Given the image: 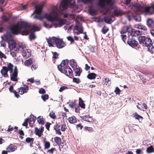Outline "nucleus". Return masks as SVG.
<instances>
[{
	"label": "nucleus",
	"instance_id": "nucleus-40",
	"mask_svg": "<svg viewBox=\"0 0 154 154\" xmlns=\"http://www.w3.org/2000/svg\"><path fill=\"white\" fill-rule=\"evenodd\" d=\"M54 139L55 142L58 145L60 144L61 142V139L60 137H54Z\"/></svg>",
	"mask_w": 154,
	"mask_h": 154
},
{
	"label": "nucleus",
	"instance_id": "nucleus-24",
	"mask_svg": "<svg viewBox=\"0 0 154 154\" xmlns=\"http://www.w3.org/2000/svg\"><path fill=\"white\" fill-rule=\"evenodd\" d=\"M8 43L10 49L11 50L14 49V51L17 45L16 43L14 42L13 40H11Z\"/></svg>",
	"mask_w": 154,
	"mask_h": 154
},
{
	"label": "nucleus",
	"instance_id": "nucleus-29",
	"mask_svg": "<svg viewBox=\"0 0 154 154\" xmlns=\"http://www.w3.org/2000/svg\"><path fill=\"white\" fill-rule=\"evenodd\" d=\"M103 81L104 84L107 86H109L111 84L110 80L108 78L104 77L103 79Z\"/></svg>",
	"mask_w": 154,
	"mask_h": 154
},
{
	"label": "nucleus",
	"instance_id": "nucleus-3",
	"mask_svg": "<svg viewBox=\"0 0 154 154\" xmlns=\"http://www.w3.org/2000/svg\"><path fill=\"white\" fill-rule=\"evenodd\" d=\"M22 22L24 21H21L20 24H17L16 25L11 26L10 27V29L12 34L17 35L20 33L22 29H25L24 27L21 25Z\"/></svg>",
	"mask_w": 154,
	"mask_h": 154
},
{
	"label": "nucleus",
	"instance_id": "nucleus-2",
	"mask_svg": "<svg viewBox=\"0 0 154 154\" xmlns=\"http://www.w3.org/2000/svg\"><path fill=\"white\" fill-rule=\"evenodd\" d=\"M131 8L136 10L138 14L144 12L146 14H151L154 11V5L150 7L145 8L143 4L139 3L132 5Z\"/></svg>",
	"mask_w": 154,
	"mask_h": 154
},
{
	"label": "nucleus",
	"instance_id": "nucleus-6",
	"mask_svg": "<svg viewBox=\"0 0 154 154\" xmlns=\"http://www.w3.org/2000/svg\"><path fill=\"white\" fill-rule=\"evenodd\" d=\"M21 25L24 27L25 29L28 28L29 29L30 32L32 30L33 31H37L40 30L38 27L36 26L35 25H31L29 23L25 21L22 23Z\"/></svg>",
	"mask_w": 154,
	"mask_h": 154
},
{
	"label": "nucleus",
	"instance_id": "nucleus-52",
	"mask_svg": "<svg viewBox=\"0 0 154 154\" xmlns=\"http://www.w3.org/2000/svg\"><path fill=\"white\" fill-rule=\"evenodd\" d=\"M49 116L51 118L54 119H55L56 118V116L55 113L53 112H51L50 113Z\"/></svg>",
	"mask_w": 154,
	"mask_h": 154
},
{
	"label": "nucleus",
	"instance_id": "nucleus-9",
	"mask_svg": "<svg viewBox=\"0 0 154 154\" xmlns=\"http://www.w3.org/2000/svg\"><path fill=\"white\" fill-rule=\"evenodd\" d=\"M18 75L17 69L16 67L14 68V72L11 75V79L14 82H17L18 81L17 79Z\"/></svg>",
	"mask_w": 154,
	"mask_h": 154
},
{
	"label": "nucleus",
	"instance_id": "nucleus-33",
	"mask_svg": "<svg viewBox=\"0 0 154 154\" xmlns=\"http://www.w3.org/2000/svg\"><path fill=\"white\" fill-rule=\"evenodd\" d=\"M37 122L39 124L43 125L45 124V121L42 116H39L37 118Z\"/></svg>",
	"mask_w": 154,
	"mask_h": 154
},
{
	"label": "nucleus",
	"instance_id": "nucleus-35",
	"mask_svg": "<svg viewBox=\"0 0 154 154\" xmlns=\"http://www.w3.org/2000/svg\"><path fill=\"white\" fill-rule=\"evenodd\" d=\"M146 36H142L139 37L138 38V40L139 43L143 45L144 43L145 40Z\"/></svg>",
	"mask_w": 154,
	"mask_h": 154
},
{
	"label": "nucleus",
	"instance_id": "nucleus-22",
	"mask_svg": "<svg viewBox=\"0 0 154 154\" xmlns=\"http://www.w3.org/2000/svg\"><path fill=\"white\" fill-rule=\"evenodd\" d=\"M146 24L148 27L150 28H152L154 26L153 21L151 18H148L147 19Z\"/></svg>",
	"mask_w": 154,
	"mask_h": 154
},
{
	"label": "nucleus",
	"instance_id": "nucleus-14",
	"mask_svg": "<svg viewBox=\"0 0 154 154\" xmlns=\"http://www.w3.org/2000/svg\"><path fill=\"white\" fill-rule=\"evenodd\" d=\"M80 119L81 120H83L84 121L89 122H93L94 121L92 117L88 115L85 116L83 117H82L80 116Z\"/></svg>",
	"mask_w": 154,
	"mask_h": 154
},
{
	"label": "nucleus",
	"instance_id": "nucleus-8",
	"mask_svg": "<svg viewBox=\"0 0 154 154\" xmlns=\"http://www.w3.org/2000/svg\"><path fill=\"white\" fill-rule=\"evenodd\" d=\"M58 70L68 77L71 76L72 73V71L69 66L60 69Z\"/></svg>",
	"mask_w": 154,
	"mask_h": 154
},
{
	"label": "nucleus",
	"instance_id": "nucleus-15",
	"mask_svg": "<svg viewBox=\"0 0 154 154\" xmlns=\"http://www.w3.org/2000/svg\"><path fill=\"white\" fill-rule=\"evenodd\" d=\"M56 44L57 47L59 48H62L65 46V43L63 40L59 38L57 39Z\"/></svg>",
	"mask_w": 154,
	"mask_h": 154
},
{
	"label": "nucleus",
	"instance_id": "nucleus-49",
	"mask_svg": "<svg viewBox=\"0 0 154 154\" xmlns=\"http://www.w3.org/2000/svg\"><path fill=\"white\" fill-rule=\"evenodd\" d=\"M34 140V139L33 138L28 137L26 138L25 141L26 142L29 143H31V142L33 141Z\"/></svg>",
	"mask_w": 154,
	"mask_h": 154
},
{
	"label": "nucleus",
	"instance_id": "nucleus-31",
	"mask_svg": "<svg viewBox=\"0 0 154 154\" xmlns=\"http://www.w3.org/2000/svg\"><path fill=\"white\" fill-rule=\"evenodd\" d=\"M24 29L22 31H21L20 34L23 35H28L30 32L29 29L28 28Z\"/></svg>",
	"mask_w": 154,
	"mask_h": 154
},
{
	"label": "nucleus",
	"instance_id": "nucleus-46",
	"mask_svg": "<svg viewBox=\"0 0 154 154\" xmlns=\"http://www.w3.org/2000/svg\"><path fill=\"white\" fill-rule=\"evenodd\" d=\"M134 117L135 118V119L137 120H139L141 119L142 120L143 119V117L142 116L139 115L136 112H135L133 114Z\"/></svg>",
	"mask_w": 154,
	"mask_h": 154
},
{
	"label": "nucleus",
	"instance_id": "nucleus-57",
	"mask_svg": "<svg viewBox=\"0 0 154 154\" xmlns=\"http://www.w3.org/2000/svg\"><path fill=\"white\" fill-rule=\"evenodd\" d=\"M38 92L40 94H43L45 93L46 91L43 88H41L39 89Z\"/></svg>",
	"mask_w": 154,
	"mask_h": 154
},
{
	"label": "nucleus",
	"instance_id": "nucleus-32",
	"mask_svg": "<svg viewBox=\"0 0 154 154\" xmlns=\"http://www.w3.org/2000/svg\"><path fill=\"white\" fill-rule=\"evenodd\" d=\"M151 43L152 40L151 39L149 38L146 37L144 45L147 46Z\"/></svg>",
	"mask_w": 154,
	"mask_h": 154
},
{
	"label": "nucleus",
	"instance_id": "nucleus-44",
	"mask_svg": "<svg viewBox=\"0 0 154 154\" xmlns=\"http://www.w3.org/2000/svg\"><path fill=\"white\" fill-rule=\"evenodd\" d=\"M146 152L148 153H150L153 152H154V149L152 146H150L147 148Z\"/></svg>",
	"mask_w": 154,
	"mask_h": 154
},
{
	"label": "nucleus",
	"instance_id": "nucleus-34",
	"mask_svg": "<svg viewBox=\"0 0 154 154\" xmlns=\"http://www.w3.org/2000/svg\"><path fill=\"white\" fill-rule=\"evenodd\" d=\"M131 34L135 36H138L140 34V31L138 30H134L133 29L132 31L131 32Z\"/></svg>",
	"mask_w": 154,
	"mask_h": 154
},
{
	"label": "nucleus",
	"instance_id": "nucleus-60",
	"mask_svg": "<svg viewBox=\"0 0 154 154\" xmlns=\"http://www.w3.org/2000/svg\"><path fill=\"white\" fill-rule=\"evenodd\" d=\"M51 125V124L48 122H47L45 125L46 128L48 131L50 130L49 128Z\"/></svg>",
	"mask_w": 154,
	"mask_h": 154
},
{
	"label": "nucleus",
	"instance_id": "nucleus-51",
	"mask_svg": "<svg viewBox=\"0 0 154 154\" xmlns=\"http://www.w3.org/2000/svg\"><path fill=\"white\" fill-rule=\"evenodd\" d=\"M35 18L37 19L40 20H42L44 18L43 17L40 15H36L34 16Z\"/></svg>",
	"mask_w": 154,
	"mask_h": 154
},
{
	"label": "nucleus",
	"instance_id": "nucleus-64",
	"mask_svg": "<svg viewBox=\"0 0 154 154\" xmlns=\"http://www.w3.org/2000/svg\"><path fill=\"white\" fill-rule=\"evenodd\" d=\"M67 39L70 41L71 42H74V40L73 38H72V37L70 36H67Z\"/></svg>",
	"mask_w": 154,
	"mask_h": 154
},
{
	"label": "nucleus",
	"instance_id": "nucleus-7",
	"mask_svg": "<svg viewBox=\"0 0 154 154\" xmlns=\"http://www.w3.org/2000/svg\"><path fill=\"white\" fill-rule=\"evenodd\" d=\"M74 0H63L60 5V9L61 10L66 9L68 4L72 3H74Z\"/></svg>",
	"mask_w": 154,
	"mask_h": 154
},
{
	"label": "nucleus",
	"instance_id": "nucleus-5",
	"mask_svg": "<svg viewBox=\"0 0 154 154\" xmlns=\"http://www.w3.org/2000/svg\"><path fill=\"white\" fill-rule=\"evenodd\" d=\"M66 128V125L65 124H57L54 126V129L56 133L58 135H61L62 133L60 131H64Z\"/></svg>",
	"mask_w": 154,
	"mask_h": 154
},
{
	"label": "nucleus",
	"instance_id": "nucleus-55",
	"mask_svg": "<svg viewBox=\"0 0 154 154\" xmlns=\"http://www.w3.org/2000/svg\"><path fill=\"white\" fill-rule=\"evenodd\" d=\"M120 92L121 91L119 88L118 87H116L114 91V92L116 94L119 95Z\"/></svg>",
	"mask_w": 154,
	"mask_h": 154
},
{
	"label": "nucleus",
	"instance_id": "nucleus-12",
	"mask_svg": "<svg viewBox=\"0 0 154 154\" xmlns=\"http://www.w3.org/2000/svg\"><path fill=\"white\" fill-rule=\"evenodd\" d=\"M19 92L20 95H22L25 93H26L29 89V88L27 85H24L23 87H20L18 88Z\"/></svg>",
	"mask_w": 154,
	"mask_h": 154
},
{
	"label": "nucleus",
	"instance_id": "nucleus-16",
	"mask_svg": "<svg viewBox=\"0 0 154 154\" xmlns=\"http://www.w3.org/2000/svg\"><path fill=\"white\" fill-rule=\"evenodd\" d=\"M22 55L23 57L27 58L31 55V51L29 49H26L22 51Z\"/></svg>",
	"mask_w": 154,
	"mask_h": 154
},
{
	"label": "nucleus",
	"instance_id": "nucleus-19",
	"mask_svg": "<svg viewBox=\"0 0 154 154\" xmlns=\"http://www.w3.org/2000/svg\"><path fill=\"white\" fill-rule=\"evenodd\" d=\"M2 39L8 43L10 42L12 39V37L10 34H7L4 35L2 36Z\"/></svg>",
	"mask_w": 154,
	"mask_h": 154
},
{
	"label": "nucleus",
	"instance_id": "nucleus-47",
	"mask_svg": "<svg viewBox=\"0 0 154 154\" xmlns=\"http://www.w3.org/2000/svg\"><path fill=\"white\" fill-rule=\"evenodd\" d=\"M29 38L30 40L34 39L36 38V36L34 33H31L29 36Z\"/></svg>",
	"mask_w": 154,
	"mask_h": 154
},
{
	"label": "nucleus",
	"instance_id": "nucleus-61",
	"mask_svg": "<svg viewBox=\"0 0 154 154\" xmlns=\"http://www.w3.org/2000/svg\"><path fill=\"white\" fill-rule=\"evenodd\" d=\"M38 66L37 64H33L31 67V69L33 70L36 69L38 68Z\"/></svg>",
	"mask_w": 154,
	"mask_h": 154
},
{
	"label": "nucleus",
	"instance_id": "nucleus-45",
	"mask_svg": "<svg viewBox=\"0 0 154 154\" xmlns=\"http://www.w3.org/2000/svg\"><path fill=\"white\" fill-rule=\"evenodd\" d=\"M35 12L38 14H41L42 11V8H41V7H40L39 6H36L35 7Z\"/></svg>",
	"mask_w": 154,
	"mask_h": 154
},
{
	"label": "nucleus",
	"instance_id": "nucleus-28",
	"mask_svg": "<svg viewBox=\"0 0 154 154\" xmlns=\"http://www.w3.org/2000/svg\"><path fill=\"white\" fill-rule=\"evenodd\" d=\"M127 43L131 46L134 47L137 45V42L134 40L129 39L127 41Z\"/></svg>",
	"mask_w": 154,
	"mask_h": 154
},
{
	"label": "nucleus",
	"instance_id": "nucleus-43",
	"mask_svg": "<svg viewBox=\"0 0 154 154\" xmlns=\"http://www.w3.org/2000/svg\"><path fill=\"white\" fill-rule=\"evenodd\" d=\"M13 65L11 63H9L8 64L7 68L8 70L9 71L11 72H12L13 71Z\"/></svg>",
	"mask_w": 154,
	"mask_h": 154
},
{
	"label": "nucleus",
	"instance_id": "nucleus-23",
	"mask_svg": "<svg viewBox=\"0 0 154 154\" xmlns=\"http://www.w3.org/2000/svg\"><path fill=\"white\" fill-rule=\"evenodd\" d=\"M134 27L135 28L143 30H147L145 26L140 23L134 25Z\"/></svg>",
	"mask_w": 154,
	"mask_h": 154
},
{
	"label": "nucleus",
	"instance_id": "nucleus-53",
	"mask_svg": "<svg viewBox=\"0 0 154 154\" xmlns=\"http://www.w3.org/2000/svg\"><path fill=\"white\" fill-rule=\"evenodd\" d=\"M68 89V88L67 86H63L60 87V88L59 91L60 92H61L65 90Z\"/></svg>",
	"mask_w": 154,
	"mask_h": 154
},
{
	"label": "nucleus",
	"instance_id": "nucleus-13",
	"mask_svg": "<svg viewBox=\"0 0 154 154\" xmlns=\"http://www.w3.org/2000/svg\"><path fill=\"white\" fill-rule=\"evenodd\" d=\"M70 63L71 66L73 68L74 71L75 72V75H77V64L76 62L73 59H72L70 60Z\"/></svg>",
	"mask_w": 154,
	"mask_h": 154
},
{
	"label": "nucleus",
	"instance_id": "nucleus-39",
	"mask_svg": "<svg viewBox=\"0 0 154 154\" xmlns=\"http://www.w3.org/2000/svg\"><path fill=\"white\" fill-rule=\"evenodd\" d=\"M96 74L94 73H91L87 75L88 78L90 79H95L96 77Z\"/></svg>",
	"mask_w": 154,
	"mask_h": 154
},
{
	"label": "nucleus",
	"instance_id": "nucleus-26",
	"mask_svg": "<svg viewBox=\"0 0 154 154\" xmlns=\"http://www.w3.org/2000/svg\"><path fill=\"white\" fill-rule=\"evenodd\" d=\"M13 88L14 87L13 85H11L10 86L9 90L11 92L14 93L15 97L17 98H19V97H20V96L17 94V92L14 90Z\"/></svg>",
	"mask_w": 154,
	"mask_h": 154
},
{
	"label": "nucleus",
	"instance_id": "nucleus-1",
	"mask_svg": "<svg viewBox=\"0 0 154 154\" xmlns=\"http://www.w3.org/2000/svg\"><path fill=\"white\" fill-rule=\"evenodd\" d=\"M51 9V11L50 14H45L44 17L51 23H54L53 25L55 26V27H61L64 24L63 20L59 17V14L61 11L58 9L57 6L52 5Z\"/></svg>",
	"mask_w": 154,
	"mask_h": 154
},
{
	"label": "nucleus",
	"instance_id": "nucleus-30",
	"mask_svg": "<svg viewBox=\"0 0 154 154\" xmlns=\"http://www.w3.org/2000/svg\"><path fill=\"white\" fill-rule=\"evenodd\" d=\"M79 105L81 108L83 109L85 108V104L80 97L79 98Z\"/></svg>",
	"mask_w": 154,
	"mask_h": 154
},
{
	"label": "nucleus",
	"instance_id": "nucleus-63",
	"mask_svg": "<svg viewBox=\"0 0 154 154\" xmlns=\"http://www.w3.org/2000/svg\"><path fill=\"white\" fill-rule=\"evenodd\" d=\"M44 26L47 28H51L52 26V25H49L45 22H44Z\"/></svg>",
	"mask_w": 154,
	"mask_h": 154
},
{
	"label": "nucleus",
	"instance_id": "nucleus-41",
	"mask_svg": "<svg viewBox=\"0 0 154 154\" xmlns=\"http://www.w3.org/2000/svg\"><path fill=\"white\" fill-rule=\"evenodd\" d=\"M76 101H69L68 103H69V105L71 107H75V112H77V108L75 106L76 105Z\"/></svg>",
	"mask_w": 154,
	"mask_h": 154
},
{
	"label": "nucleus",
	"instance_id": "nucleus-21",
	"mask_svg": "<svg viewBox=\"0 0 154 154\" xmlns=\"http://www.w3.org/2000/svg\"><path fill=\"white\" fill-rule=\"evenodd\" d=\"M132 28L131 27L125 26L122 29L121 32V33L124 34L127 32H130L131 31H132Z\"/></svg>",
	"mask_w": 154,
	"mask_h": 154
},
{
	"label": "nucleus",
	"instance_id": "nucleus-62",
	"mask_svg": "<svg viewBox=\"0 0 154 154\" xmlns=\"http://www.w3.org/2000/svg\"><path fill=\"white\" fill-rule=\"evenodd\" d=\"M0 58H4L5 59H6L7 58L6 56L1 51H0Z\"/></svg>",
	"mask_w": 154,
	"mask_h": 154
},
{
	"label": "nucleus",
	"instance_id": "nucleus-18",
	"mask_svg": "<svg viewBox=\"0 0 154 154\" xmlns=\"http://www.w3.org/2000/svg\"><path fill=\"white\" fill-rule=\"evenodd\" d=\"M44 131V127H42L40 129H38L37 128H35V134L38 135L39 137H41L42 133Z\"/></svg>",
	"mask_w": 154,
	"mask_h": 154
},
{
	"label": "nucleus",
	"instance_id": "nucleus-10",
	"mask_svg": "<svg viewBox=\"0 0 154 154\" xmlns=\"http://www.w3.org/2000/svg\"><path fill=\"white\" fill-rule=\"evenodd\" d=\"M57 39V38L55 37H49L48 38H47L46 40L49 46H53V45L56 44Z\"/></svg>",
	"mask_w": 154,
	"mask_h": 154
},
{
	"label": "nucleus",
	"instance_id": "nucleus-11",
	"mask_svg": "<svg viewBox=\"0 0 154 154\" xmlns=\"http://www.w3.org/2000/svg\"><path fill=\"white\" fill-rule=\"evenodd\" d=\"M69 62V60L68 59L64 60H63L60 64L57 66L58 69L68 67L67 66L68 65Z\"/></svg>",
	"mask_w": 154,
	"mask_h": 154
},
{
	"label": "nucleus",
	"instance_id": "nucleus-36",
	"mask_svg": "<svg viewBox=\"0 0 154 154\" xmlns=\"http://www.w3.org/2000/svg\"><path fill=\"white\" fill-rule=\"evenodd\" d=\"M68 120L69 122L70 123L73 124L77 122L76 118L74 116L69 117L68 119Z\"/></svg>",
	"mask_w": 154,
	"mask_h": 154
},
{
	"label": "nucleus",
	"instance_id": "nucleus-38",
	"mask_svg": "<svg viewBox=\"0 0 154 154\" xmlns=\"http://www.w3.org/2000/svg\"><path fill=\"white\" fill-rule=\"evenodd\" d=\"M146 47L149 51L152 54L154 53V47L152 43Z\"/></svg>",
	"mask_w": 154,
	"mask_h": 154
},
{
	"label": "nucleus",
	"instance_id": "nucleus-56",
	"mask_svg": "<svg viewBox=\"0 0 154 154\" xmlns=\"http://www.w3.org/2000/svg\"><path fill=\"white\" fill-rule=\"evenodd\" d=\"M108 28L104 26L102 29V32L103 34H105L108 30Z\"/></svg>",
	"mask_w": 154,
	"mask_h": 154
},
{
	"label": "nucleus",
	"instance_id": "nucleus-42",
	"mask_svg": "<svg viewBox=\"0 0 154 154\" xmlns=\"http://www.w3.org/2000/svg\"><path fill=\"white\" fill-rule=\"evenodd\" d=\"M44 149H47L49 148L51 144L49 141H46L45 140H44Z\"/></svg>",
	"mask_w": 154,
	"mask_h": 154
},
{
	"label": "nucleus",
	"instance_id": "nucleus-48",
	"mask_svg": "<svg viewBox=\"0 0 154 154\" xmlns=\"http://www.w3.org/2000/svg\"><path fill=\"white\" fill-rule=\"evenodd\" d=\"M134 20L136 21L140 22L141 21V17L139 15H137L134 16Z\"/></svg>",
	"mask_w": 154,
	"mask_h": 154
},
{
	"label": "nucleus",
	"instance_id": "nucleus-37",
	"mask_svg": "<svg viewBox=\"0 0 154 154\" xmlns=\"http://www.w3.org/2000/svg\"><path fill=\"white\" fill-rule=\"evenodd\" d=\"M32 63V61L31 58H29L26 60L24 63V64L27 66H29Z\"/></svg>",
	"mask_w": 154,
	"mask_h": 154
},
{
	"label": "nucleus",
	"instance_id": "nucleus-54",
	"mask_svg": "<svg viewBox=\"0 0 154 154\" xmlns=\"http://www.w3.org/2000/svg\"><path fill=\"white\" fill-rule=\"evenodd\" d=\"M29 122V119L27 118L25 119L24 122L23 123L22 125L23 126L27 127L28 126V122Z\"/></svg>",
	"mask_w": 154,
	"mask_h": 154
},
{
	"label": "nucleus",
	"instance_id": "nucleus-20",
	"mask_svg": "<svg viewBox=\"0 0 154 154\" xmlns=\"http://www.w3.org/2000/svg\"><path fill=\"white\" fill-rule=\"evenodd\" d=\"M17 149V147L16 146L11 144L7 147L6 150L8 151V152H10L14 151Z\"/></svg>",
	"mask_w": 154,
	"mask_h": 154
},
{
	"label": "nucleus",
	"instance_id": "nucleus-58",
	"mask_svg": "<svg viewBox=\"0 0 154 154\" xmlns=\"http://www.w3.org/2000/svg\"><path fill=\"white\" fill-rule=\"evenodd\" d=\"M53 55V58L55 59H57L58 58V53L56 52H52Z\"/></svg>",
	"mask_w": 154,
	"mask_h": 154
},
{
	"label": "nucleus",
	"instance_id": "nucleus-50",
	"mask_svg": "<svg viewBox=\"0 0 154 154\" xmlns=\"http://www.w3.org/2000/svg\"><path fill=\"white\" fill-rule=\"evenodd\" d=\"M41 98L44 101H45L47 100L48 99L49 96L48 94H46L42 95Z\"/></svg>",
	"mask_w": 154,
	"mask_h": 154
},
{
	"label": "nucleus",
	"instance_id": "nucleus-25",
	"mask_svg": "<svg viewBox=\"0 0 154 154\" xmlns=\"http://www.w3.org/2000/svg\"><path fill=\"white\" fill-rule=\"evenodd\" d=\"M114 18L113 16H112L110 17H105L104 18V20L105 22L109 24L112 22L114 20Z\"/></svg>",
	"mask_w": 154,
	"mask_h": 154
},
{
	"label": "nucleus",
	"instance_id": "nucleus-27",
	"mask_svg": "<svg viewBox=\"0 0 154 154\" xmlns=\"http://www.w3.org/2000/svg\"><path fill=\"white\" fill-rule=\"evenodd\" d=\"M25 47L22 44H18L16 45L14 51H22L23 50Z\"/></svg>",
	"mask_w": 154,
	"mask_h": 154
},
{
	"label": "nucleus",
	"instance_id": "nucleus-17",
	"mask_svg": "<svg viewBox=\"0 0 154 154\" xmlns=\"http://www.w3.org/2000/svg\"><path fill=\"white\" fill-rule=\"evenodd\" d=\"M8 70L7 69V66H4L2 67V69L1 70V73L2 75V76L5 78L8 77Z\"/></svg>",
	"mask_w": 154,
	"mask_h": 154
},
{
	"label": "nucleus",
	"instance_id": "nucleus-4",
	"mask_svg": "<svg viewBox=\"0 0 154 154\" xmlns=\"http://www.w3.org/2000/svg\"><path fill=\"white\" fill-rule=\"evenodd\" d=\"M85 3H92L95 0H82ZM112 4V0H99L97 5L101 7L104 8L106 4Z\"/></svg>",
	"mask_w": 154,
	"mask_h": 154
},
{
	"label": "nucleus",
	"instance_id": "nucleus-59",
	"mask_svg": "<svg viewBox=\"0 0 154 154\" xmlns=\"http://www.w3.org/2000/svg\"><path fill=\"white\" fill-rule=\"evenodd\" d=\"M55 151L56 149L55 148H52L51 149L48 150L47 152L52 154Z\"/></svg>",
	"mask_w": 154,
	"mask_h": 154
}]
</instances>
